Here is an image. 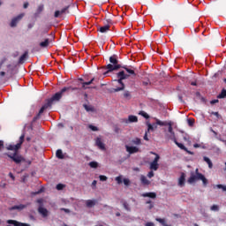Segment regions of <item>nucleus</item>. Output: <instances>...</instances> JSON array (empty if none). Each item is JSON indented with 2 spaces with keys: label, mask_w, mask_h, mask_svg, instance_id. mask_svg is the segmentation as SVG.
<instances>
[{
  "label": "nucleus",
  "mask_w": 226,
  "mask_h": 226,
  "mask_svg": "<svg viewBox=\"0 0 226 226\" xmlns=\"http://www.w3.org/2000/svg\"><path fill=\"white\" fill-rule=\"evenodd\" d=\"M26 139V132H23L19 137V142L17 144L13 143H6L5 144V151L4 156H7L13 163L16 165H20V163H28L31 165L32 162L30 160L26 161L24 155L19 152L22 149V145L24 144V140Z\"/></svg>",
  "instance_id": "1"
},
{
  "label": "nucleus",
  "mask_w": 226,
  "mask_h": 226,
  "mask_svg": "<svg viewBox=\"0 0 226 226\" xmlns=\"http://www.w3.org/2000/svg\"><path fill=\"white\" fill-rule=\"evenodd\" d=\"M122 68L125 70V72H127V73L129 74H125L124 71H121L117 73V78L118 79L117 82L120 84L121 87L115 88L116 93L123 91L124 89V83L123 82V80H126V79H129L130 75H133V77L137 76V74L135 73V69L133 67L124 65L122 66Z\"/></svg>",
  "instance_id": "2"
},
{
  "label": "nucleus",
  "mask_w": 226,
  "mask_h": 226,
  "mask_svg": "<svg viewBox=\"0 0 226 226\" xmlns=\"http://www.w3.org/2000/svg\"><path fill=\"white\" fill-rule=\"evenodd\" d=\"M66 91H70V87H64L61 91L56 93L51 98L46 100V103L40 109V114H43L47 109H51L54 102H59Z\"/></svg>",
  "instance_id": "3"
},
{
  "label": "nucleus",
  "mask_w": 226,
  "mask_h": 226,
  "mask_svg": "<svg viewBox=\"0 0 226 226\" xmlns=\"http://www.w3.org/2000/svg\"><path fill=\"white\" fill-rule=\"evenodd\" d=\"M109 63L106 65L107 72H103V75H107L110 73V72H116L122 68L121 64H119V60H117V55H113L109 57Z\"/></svg>",
  "instance_id": "4"
},
{
  "label": "nucleus",
  "mask_w": 226,
  "mask_h": 226,
  "mask_svg": "<svg viewBox=\"0 0 226 226\" xmlns=\"http://www.w3.org/2000/svg\"><path fill=\"white\" fill-rule=\"evenodd\" d=\"M197 181H202L203 185L207 186V178H206L202 173H197V175H195L194 172H191V177L187 180L189 185H193V183Z\"/></svg>",
  "instance_id": "5"
},
{
  "label": "nucleus",
  "mask_w": 226,
  "mask_h": 226,
  "mask_svg": "<svg viewBox=\"0 0 226 226\" xmlns=\"http://www.w3.org/2000/svg\"><path fill=\"white\" fill-rule=\"evenodd\" d=\"M151 154H154V159L152 162H150V170H158L160 169V164H158V162H160V155L154 152H150Z\"/></svg>",
  "instance_id": "6"
},
{
  "label": "nucleus",
  "mask_w": 226,
  "mask_h": 226,
  "mask_svg": "<svg viewBox=\"0 0 226 226\" xmlns=\"http://www.w3.org/2000/svg\"><path fill=\"white\" fill-rule=\"evenodd\" d=\"M155 121H156V124H149V123H147V132H153V130H154V128H158V126L156 124H158L159 126H165V123H163L162 120L158 119V118H155Z\"/></svg>",
  "instance_id": "7"
},
{
  "label": "nucleus",
  "mask_w": 226,
  "mask_h": 226,
  "mask_svg": "<svg viewBox=\"0 0 226 226\" xmlns=\"http://www.w3.org/2000/svg\"><path fill=\"white\" fill-rule=\"evenodd\" d=\"M171 140H173V142H175V144H176V146H177V147H179L183 151H185V153L187 154H192V155L195 154L193 152L188 150V148H186V147H185V145H183V143L177 142V139L176 138H171Z\"/></svg>",
  "instance_id": "8"
},
{
  "label": "nucleus",
  "mask_w": 226,
  "mask_h": 226,
  "mask_svg": "<svg viewBox=\"0 0 226 226\" xmlns=\"http://www.w3.org/2000/svg\"><path fill=\"white\" fill-rule=\"evenodd\" d=\"M22 19H24V13L19 14L17 17L11 19L10 26L11 27H17V24H19Z\"/></svg>",
  "instance_id": "9"
},
{
  "label": "nucleus",
  "mask_w": 226,
  "mask_h": 226,
  "mask_svg": "<svg viewBox=\"0 0 226 226\" xmlns=\"http://www.w3.org/2000/svg\"><path fill=\"white\" fill-rule=\"evenodd\" d=\"M95 79L93 78L91 80L87 81V82H82V88L83 89H96V87H87V86H91V84H93L94 82Z\"/></svg>",
  "instance_id": "10"
},
{
  "label": "nucleus",
  "mask_w": 226,
  "mask_h": 226,
  "mask_svg": "<svg viewBox=\"0 0 226 226\" xmlns=\"http://www.w3.org/2000/svg\"><path fill=\"white\" fill-rule=\"evenodd\" d=\"M27 206H29V203H27L26 205L24 204H19V205H15L11 207H10V211H15V209H17L18 211H23V209H26V207H27Z\"/></svg>",
  "instance_id": "11"
},
{
  "label": "nucleus",
  "mask_w": 226,
  "mask_h": 226,
  "mask_svg": "<svg viewBox=\"0 0 226 226\" xmlns=\"http://www.w3.org/2000/svg\"><path fill=\"white\" fill-rule=\"evenodd\" d=\"M69 8H70V6L68 5V6H65L64 8H63L61 11H56L55 14H54L55 19H59V15H63V14L66 13V11H67V13H69V11H68Z\"/></svg>",
  "instance_id": "12"
},
{
  "label": "nucleus",
  "mask_w": 226,
  "mask_h": 226,
  "mask_svg": "<svg viewBox=\"0 0 226 226\" xmlns=\"http://www.w3.org/2000/svg\"><path fill=\"white\" fill-rule=\"evenodd\" d=\"M124 123L128 124V123H139V117L137 116L131 115L128 117V119H124Z\"/></svg>",
  "instance_id": "13"
},
{
  "label": "nucleus",
  "mask_w": 226,
  "mask_h": 226,
  "mask_svg": "<svg viewBox=\"0 0 226 226\" xmlns=\"http://www.w3.org/2000/svg\"><path fill=\"white\" fill-rule=\"evenodd\" d=\"M97 31H99V33H102V34L109 33V31H110V26L104 25L102 26H99L97 28Z\"/></svg>",
  "instance_id": "14"
},
{
  "label": "nucleus",
  "mask_w": 226,
  "mask_h": 226,
  "mask_svg": "<svg viewBox=\"0 0 226 226\" xmlns=\"http://www.w3.org/2000/svg\"><path fill=\"white\" fill-rule=\"evenodd\" d=\"M126 152L129 153L130 154H133L135 153H139V147H129L126 146Z\"/></svg>",
  "instance_id": "15"
},
{
  "label": "nucleus",
  "mask_w": 226,
  "mask_h": 226,
  "mask_svg": "<svg viewBox=\"0 0 226 226\" xmlns=\"http://www.w3.org/2000/svg\"><path fill=\"white\" fill-rule=\"evenodd\" d=\"M38 212L43 216V218H47V216H49V210L43 207H40L38 208Z\"/></svg>",
  "instance_id": "16"
},
{
  "label": "nucleus",
  "mask_w": 226,
  "mask_h": 226,
  "mask_svg": "<svg viewBox=\"0 0 226 226\" xmlns=\"http://www.w3.org/2000/svg\"><path fill=\"white\" fill-rule=\"evenodd\" d=\"M95 144H96L97 147H99V149L105 151V144L103 143V141H102V139L97 138Z\"/></svg>",
  "instance_id": "17"
},
{
  "label": "nucleus",
  "mask_w": 226,
  "mask_h": 226,
  "mask_svg": "<svg viewBox=\"0 0 226 226\" xmlns=\"http://www.w3.org/2000/svg\"><path fill=\"white\" fill-rule=\"evenodd\" d=\"M3 149H6V145H4V140H0V158H8V155L4 156V153L1 154L3 153Z\"/></svg>",
  "instance_id": "18"
},
{
  "label": "nucleus",
  "mask_w": 226,
  "mask_h": 226,
  "mask_svg": "<svg viewBox=\"0 0 226 226\" xmlns=\"http://www.w3.org/2000/svg\"><path fill=\"white\" fill-rule=\"evenodd\" d=\"M185 179H186V175L185 173H182L178 179V185L183 186L185 185Z\"/></svg>",
  "instance_id": "19"
},
{
  "label": "nucleus",
  "mask_w": 226,
  "mask_h": 226,
  "mask_svg": "<svg viewBox=\"0 0 226 226\" xmlns=\"http://www.w3.org/2000/svg\"><path fill=\"white\" fill-rule=\"evenodd\" d=\"M140 181H141V184L144 185H151V181H149L147 177H146V176L144 175L140 176Z\"/></svg>",
  "instance_id": "20"
},
{
  "label": "nucleus",
  "mask_w": 226,
  "mask_h": 226,
  "mask_svg": "<svg viewBox=\"0 0 226 226\" xmlns=\"http://www.w3.org/2000/svg\"><path fill=\"white\" fill-rule=\"evenodd\" d=\"M141 197H149V199H154L156 197V192H145L141 194Z\"/></svg>",
  "instance_id": "21"
},
{
  "label": "nucleus",
  "mask_w": 226,
  "mask_h": 226,
  "mask_svg": "<svg viewBox=\"0 0 226 226\" xmlns=\"http://www.w3.org/2000/svg\"><path fill=\"white\" fill-rule=\"evenodd\" d=\"M203 160L204 162H206V163H207L209 169H213V162H211V159H209V157L204 156Z\"/></svg>",
  "instance_id": "22"
},
{
  "label": "nucleus",
  "mask_w": 226,
  "mask_h": 226,
  "mask_svg": "<svg viewBox=\"0 0 226 226\" xmlns=\"http://www.w3.org/2000/svg\"><path fill=\"white\" fill-rule=\"evenodd\" d=\"M49 43H50V41H49V39H45V41L40 42L39 45H40V47H41V49H45V48L49 47Z\"/></svg>",
  "instance_id": "23"
},
{
  "label": "nucleus",
  "mask_w": 226,
  "mask_h": 226,
  "mask_svg": "<svg viewBox=\"0 0 226 226\" xmlns=\"http://www.w3.org/2000/svg\"><path fill=\"white\" fill-rule=\"evenodd\" d=\"M27 54L28 52L26 51L19 59V64H22L24 63V61H26V57H27Z\"/></svg>",
  "instance_id": "24"
},
{
  "label": "nucleus",
  "mask_w": 226,
  "mask_h": 226,
  "mask_svg": "<svg viewBox=\"0 0 226 226\" xmlns=\"http://www.w3.org/2000/svg\"><path fill=\"white\" fill-rule=\"evenodd\" d=\"M56 156L59 160H63L64 158V154H63V150L61 149L56 150Z\"/></svg>",
  "instance_id": "25"
},
{
  "label": "nucleus",
  "mask_w": 226,
  "mask_h": 226,
  "mask_svg": "<svg viewBox=\"0 0 226 226\" xmlns=\"http://www.w3.org/2000/svg\"><path fill=\"white\" fill-rule=\"evenodd\" d=\"M168 132H169V133L171 134V136H170V139H176V133H174V131H173V129H172V125H170V126H169Z\"/></svg>",
  "instance_id": "26"
},
{
  "label": "nucleus",
  "mask_w": 226,
  "mask_h": 226,
  "mask_svg": "<svg viewBox=\"0 0 226 226\" xmlns=\"http://www.w3.org/2000/svg\"><path fill=\"white\" fill-rule=\"evenodd\" d=\"M96 202L93 200H87V207H93V206H95Z\"/></svg>",
  "instance_id": "27"
},
{
  "label": "nucleus",
  "mask_w": 226,
  "mask_h": 226,
  "mask_svg": "<svg viewBox=\"0 0 226 226\" xmlns=\"http://www.w3.org/2000/svg\"><path fill=\"white\" fill-rule=\"evenodd\" d=\"M84 109L87 110V112H94V108L91 106H87V104L83 105Z\"/></svg>",
  "instance_id": "28"
},
{
  "label": "nucleus",
  "mask_w": 226,
  "mask_h": 226,
  "mask_svg": "<svg viewBox=\"0 0 226 226\" xmlns=\"http://www.w3.org/2000/svg\"><path fill=\"white\" fill-rule=\"evenodd\" d=\"M217 98L222 99V98H226V89H222L221 94L217 95Z\"/></svg>",
  "instance_id": "29"
},
{
  "label": "nucleus",
  "mask_w": 226,
  "mask_h": 226,
  "mask_svg": "<svg viewBox=\"0 0 226 226\" xmlns=\"http://www.w3.org/2000/svg\"><path fill=\"white\" fill-rule=\"evenodd\" d=\"M103 24L106 26H109V27H110V26H112L113 22H112L111 19H104Z\"/></svg>",
  "instance_id": "30"
},
{
  "label": "nucleus",
  "mask_w": 226,
  "mask_h": 226,
  "mask_svg": "<svg viewBox=\"0 0 226 226\" xmlns=\"http://www.w3.org/2000/svg\"><path fill=\"white\" fill-rule=\"evenodd\" d=\"M142 86L145 87H147V86H151V80L149 79H147L146 80L142 81Z\"/></svg>",
  "instance_id": "31"
},
{
  "label": "nucleus",
  "mask_w": 226,
  "mask_h": 226,
  "mask_svg": "<svg viewBox=\"0 0 226 226\" xmlns=\"http://www.w3.org/2000/svg\"><path fill=\"white\" fill-rule=\"evenodd\" d=\"M89 166L91 167V169H98V162H89Z\"/></svg>",
  "instance_id": "32"
},
{
  "label": "nucleus",
  "mask_w": 226,
  "mask_h": 226,
  "mask_svg": "<svg viewBox=\"0 0 226 226\" xmlns=\"http://www.w3.org/2000/svg\"><path fill=\"white\" fill-rule=\"evenodd\" d=\"M132 144H135L136 146H140V144H141L140 139L136 138V139H132Z\"/></svg>",
  "instance_id": "33"
},
{
  "label": "nucleus",
  "mask_w": 226,
  "mask_h": 226,
  "mask_svg": "<svg viewBox=\"0 0 226 226\" xmlns=\"http://www.w3.org/2000/svg\"><path fill=\"white\" fill-rule=\"evenodd\" d=\"M123 207H124V209H125L126 211H132V208H130V205L128 204V202L124 201V202L123 203Z\"/></svg>",
  "instance_id": "34"
},
{
  "label": "nucleus",
  "mask_w": 226,
  "mask_h": 226,
  "mask_svg": "<svg viewBox=\"0 0 226 226\" xmlns=\"http://www.w3.org/2000/svg\"><path fill=\"white\" fill-rule=\"evenodd\" d=\"M139 116H142L143 117H145V119H149V116L147 115V113L146 111H139Z\"/></svg>",
  "instance_id": "35"
},
{
  "label": "nucleus",
  "mask_w": 226,
  "mask_h": 226,
  "mask_svg": "<svg viewBox=\"0 0 226 226\" xmlns=\"http://www.w3.org/2000/svg\"><path fill=\"white\" fill-rule=\"evenodd\" d=\"M216 188H218L219 190H222V192H226V185H217Z\"/></svg>",
  "instance_id": "36"
},
{
  "label": "nucleus",
  "mask_w": 226,
  "mask_h": 226,
  "mask_svg": "<svg viewBox=\"0 0 226 226\" xmlns=\"http://www.w3.org/2000/svg\"><path fill=\"white\" fill-rule=\"evenodd\" d=\"M65 186L66 185H64L63 184H57L56 185V190H58V191L64 190Z\"/></svg>",
  "instance_id": "37"
},
{
  "label": "nucleus",
  "mask_w": 226,
  "mask_h": 226,
  "mask_svg": "<svg viewBox=\"0 0 226 226\" xmlns=\"http://www.w3.org/2000/svg\"><path fill=\"white\" fill-rule=\"evenodd\" d=\"M146 204H149L148 209H153V207H154V203H153L151 200H147Z\"/></svg>",
  "instance_id": "38"
},
{
  "label": "nucleus",
  "mask_w": 226,
  "mask_h": 226,
  "mask_svg": "<svg viewBox=\"0 0 226 226\" xmlns=\"http://www.w3.org/2000/svg\"><path fill=\"white\" fill-rule=\"evenodd\" d=\"M43 10H44V5L40 4L37 8V13H41V11H43Z\"/></svg>",
  "instance_id": "39"
},
{
  "label": "nucleus",
  "mask_w": 226,
  "mask_h": 226,
  "mask_svg": "<svg viewBox=\"0 0 226 226\" xmlns=\"http://www.w3.org/2000/svg\"><path fill=\"white\" fill-rule=\"evenodd\" d=\"M124 97L127 98L128 100H130V98H132V94H130V92L125 91L124 93Z\"/></svg>",
  "instance_id": "40"
},
{
  "label": "nucleus",
  "mask_w": 226,
  "mask_h": 226,
  "mask_svg": "<svg viewBox=\"0 0 226 226\" xmlns=\"http://www.w3.org/2000/svg\"><path fill=\"white\" fill-rule=\"evenodd\" d=\"M41 114H43V113H40V110H39V113L36 115V117H34L33 118V123H35V121H38V119H40V116H41Z\"/></svg>",
  "instance_id": "41"
},
{
  "label": "nucleus",
  "mask_w": 226,
  "mask_h": 226,
  "mask_svg": "<svg viewBox=\"0 0 226 226\" xmlns=\"http://www.w3.org/2000/svg\"><path fill=\"white\" fill-rule=\"evenodd\" d=\"M123 183L125 186H130V179L124 178Z\"/></svg>",
  "instance_id": "42"
},
{
  "label": "nucleus",
  "mask_w": 226,
  "mask_h": 226,
  "mask_svg": "<svg viewBox=\"0 0 226 226\" xmlns=\"http://www.w3.org/2000/svg\"><path fill=\"white\" fill-rule=\"evenodd\" d=\"M220 207H218V205H213L211 207V211H219Z\"/></svg>",
  "instance_id": "43"
},
{
  "label": "nucleus",
  "mask_w": 226,
  "mask_h": 226,
  "mask_svg": "<svg viewBox=\"0 0 226 226\" xmlns=\"http://www.w3.org/2000/svg\"><path fill=\"white\" fill-rule=\"evenodd\" d=\"M99 179L100 181H107L108 177L105 175H101L99 176Z\"/></svg>",
  "instance_id": "44"
},
{
  "label": "nucleus",
  "mask_w": 226,
  "mask_h": 226,
  "mask_svg": "<svg viewBox=\"0 0 226 226\" xmlns=\"http://www.w3.org/2000/svg\"><path fill=\"white\" fill-rule=\"evenodd\" d=\"M89 128H90V130H92V132H98V127H96L94 125L90 124Z\"/></svg>",
  "instance_id": "45"
},
{
  "label": "nucleus",
  "mask_w": 226,
  "mask_h": 226,
  "mask_svg": "<svg viewBox=\"0 0 226 226\" xmlns=\"http://www.w3.org/2000/svg\"><path fill=\"white\" fill-rule=\"evenodd\" d=\"M212 116H216L217 119H220V117H222V116L220 115V113L215 112V111H212Z\"/></svg>",
  "instance_id": "46"
},
{
  "label": "nucleus",
  "mask_w": 226,
  "mask_h": 226,
  "mask_svg": "<svg viewBox=\"0 0 226 226\" xmlns=\"http://www.w3.org/2000/svg\"><path fill=\"white\" fill-rule=\"evenodd\" d=\"M115 179L118 185H121V183H123V178L121 177H117Z\"/></svg>",
  "instance_id": "47"
},
{
  "label": "nucleus",
  "mask_w": 226,
  "mask_h": 226,
  "mask_svg": "<svg viewBox=\"0 0 226 226\" xmlns=\"http://www.w3.org/2000/svg\"><path fill=\"white\" fill-rule=\"evenodd\" d=\"M147 177H149L150 179H151V177H154V172H153V170L148 172Z\"/></svg>",
  "instance_id": "48"
},
{
  "label": "nucleus",
  "mask_w": 226,
  "mask_h": 226,
  "mask_svg": "<svg viewBox=\"0 0 226 226\" xmlns=\"http://www.w3.org/2000/svg\"><path fill=\"white\" fill-rule=\"evenodd\" d=\"M156 222H159V223H162V225H165V220L162 218H157Z\"/></svg>",
  "instance_id": "49"
},
{
  "label": "nucleus",
  "mask_w": 226,
  "mask_h": 226,
  "mask_svg": "<svg viewBox=\"0 0 226 226\" xmlns=\"http://www.w3.org/2000/svg\"><path fill=\"white\" fill-rule=\"evenodd\" d=\"M42 192H43V188L40 189L38 192H32V195H38L40 193H42Z\"/></svg>",
  "instance_id": "50"
},
{
  "label": "nucleus",
  "mask_w": 226,
  "mask_h": 226,
  "mask_svg": "<svg viewBox=\"0 0 226 226\" xmlns=\"http://www.w3.org/2000/svg\"><path fill=\"white\" fill-rule=\"evenodd\" d=\"M193 123H195L193 120H192V119L188 120L189 126H193Z\"/></svg>",
  "instance_id": "51"
},
{
  "label": "nucleus",
  "mask_w": 226,
  "mask_h": 226,
  "mask_svg": "<svg viewBox=\"0 0 226 226\" xmlns=\"http://www.w3.org/2000/svg\"><path fill=\"white\" fill-rule=\"evenodd\" d=\"M9 177L12 179V181H15V176L13 175V173L10 172Z\"/></svg>",
  "instance_id": "52"
},
{
  "label": "nucleus",
  "mask_w": 226,
  "mask_h": 226,
  "mask_svg": "<svg viewBox=\"0 0 226 226\" xmlns=\"http://www.w3.org/2000/svg\"><path fill=\"white\" fill-rule=\"evenodd\" d=\"M218 99H215V100H212L211 102H210V103H211V105H215V103H218Z\"/></svg>",
  "instance_id": "53"
},
{
  "label": "nucleus",
  "mask_w": 226,
  "mask_h": 226,
  "mask_svg": "<svg viewBox=\"0 0 226 226\" xmlns=\"http://www.w3.org/2000/svg\"><path fill=\"white\" fill-rule=\"evenodd\" d=\"M4 63H6V57H4L1 62H0V64H1V68L3 67V64Z\"/></svg>",
  "instance_id": "54"
},
{
  "label": "nucleus",
  "mask_w": 226,
  "mask_h": 226,
  "mask_svg": "<svg viewBox=\"0 0 226 226\" xmlns=\"http://www.w3.org/2000/svg\"><path fill=\"white\" fill-rule=\"evenodd\" d=\"M49 33V28H46L44 29L42 32H41V34H47Z\"/></svg>",
  "instance_id": "55"
},
{
  "label": "nucleus",
  "mask_w": 226,
  "mask_h": 226,
  "mask_svg": "<svg viewBox=\"0 0 226 226\" xmlns=\"http://www.w3.org/2000/svg\"><path fill=\"white\" fill-rule=\"evenodd\" d=\"M97 183H98V182H97L96 180H94V181L92 182V186H94V187L95 188Z\"/></svg>",
  "instance_id": "56"
},
{
  "label": "nucleus",
  "mask_w": 226,
  "mask_h": 226,
  "mask_svg": "<svg viewBox=\"0 0 226 226\" xmlns=\"http://www.w3.org/2000/svg\"><path fill=\"white\" fill-rule=\"evenodd\" d=\"M144 140H149V138H147V132H146L144 135Z\"/></svg>",
  "instance_id": "57"
},
{
  "label": "nucleus",
  "mask_w": 226,
  "mask_h": 226,
  "mask_svg": "<svg viewBox=\"0 0 226 226\" xmlns=\"http://www.w3.org/2000/svg\"><path fill=\"white\" fill-rule=\"evenodd\" d=\"M61 211H64V213H70V209L68 208H61Z\"/></svg>",
  "instance_id": "58"
},
{
  "label": "nucleus",
  "mask_w": 226,
  "mask_h": 226,
  "mask_svg": "<svg viewBox=\"0 0 226 226\" xmlns=\"http://www.w3.org/2000/svg\"><path fill=\"white\" fill-rule=\"evenodd\" d=\"M29 6V3L26 2L24 4H23V8H28Z\"/></svg>",
  "instance_id": "59"
},
{
  "label": "nucleus",
  "mask_w": 226,
  "mask_h": 226,
  "mask_svg": "<svg viewBox=\"0 0 226 226\" xmlns=\"http://www.w3.org/2000/svg\"><path fill=\"white\" fill-rule=\"evenodd\" d=\"M132 170H134V172H139L140 169L136 167V168H133Z\"/></svg>",
  "instance_id": "60"
},
{
  "label": "nucleus",
  "mask_w": 226,
  "mask_h": 226,
  "mask_svg": "<svg viewBox=\"0 0 226 226\" xmlns=\"http://www.w3.org/2000/svg\"><path fill=\"white\" fill-rule=\"evenodd\" d=\"M146 226H154V222H147Z\"/></svg>",
  "instance_id": "61"
},
{
  "label": "nucleus",
  "mask_w": 226,
  "mask_h": 226,
  "mask_svg": "<svg viewBox=\"0 0 226 226\" xmlns=\"http://www.w3.org/2000/svg\"><path fill=\"white\" fill-rule=\"evenodd\" d=\"M34 26V24H28V29H33Z\"/></svg>",
  "instance_id": "62"
},
{
  "label": "nucleus",
  "mask_w": 226,
  "mask_h": 226,
  "mask_svg": "<svg viewBox=\"0 0 226 226\" xmlns=\"http://www.w3.org/2000/svg\"><path fill=\"white\" fill-rule=\"evenodd\" d=\"M191 86H197V81H192Z\"/></svg>",
  "instance_id": "63"
},
{
  "label": "nucleus",
  "mask_w": 226,
  "mask_h": 226,
  "mask_svg": "<svg viewBox=\"0 0 226 226\" xmlns=\"http://www.w3.org/2000/svg\"><path fill=\"white\" fill-rule=\"evenodd\" d=\"M193 147H195V148L200 147V145H199L198 143H195V144L193 145Z\"/></svg>",
  "instance_id": "64"
}]
</instances>
